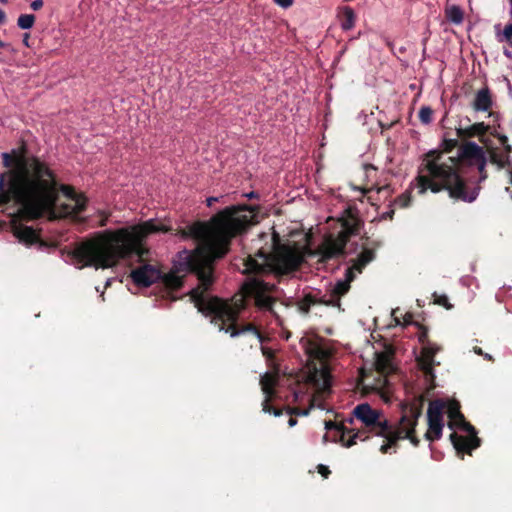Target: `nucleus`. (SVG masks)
I'll use <instances>...</instances> for the list:
<instances>
[{
  "mask_svg": "<svg viewBox=\"0 0 512 512\" xmlns=\"http://www.w3.org/2000/svg\"><path fill=\"white\" fill-rule=\"evenodd\" d=\"M256 210L248 205L227 207L208 222H196L178 234L183 238H193L198 246L191 252L183 251L180 254L178 272L195 273L199 285L191 292V298L200 312L212 314L211 322L220 331L229 333L231 337L250 334L256 343H261L262 337L253 324L239 326V314L246 306V296L254 299L255 306L262 311H268L277 317L273 309L276 298L273 294L276 285L254 277L249 279L242 287L243 293L235 295L229 301L217 297L205 298V293L213 282V262L222 258L229 250L231 240L245 232L257 222Z\"/></svg>",
  "mask_w": 512,
  "mask_h": 512,
  "instance_id": "f257e3e1",
  "label": "nucleus"
},
{
  "mask_svg": "<svg viewBox=\"0 0 512 512\" xmlns=\"http://www.w3.org/2000/svg\"><path fill=\"white\" fill-rule=\"evenodd\" d=\"M2 159L8 170L0 174V206L15 201L28 220L44 215L55 220L85 209L86 198L73 187L59 184L45 161L23 153H3Z\"/></svg>",
  "mask_w": 512,
  "mask_h": 512,
  "instance_id": "f03ea898",
  "label": "nucleus"
},
{
  "mask_svg": "<svg viewBox=\"0 0 512 512\" xmlns=\"http://www.w3.org/2000/svg\"><path fill=\"white\" fill-rule=\"evenodd\" d=\"M170 230L171 228L161 221L150 219L114 231L100 232L79 243L73 250V258L79 268H111L133 253L142 258L148 252L142 246L143 241L151 234L166 233Z\"/></svg>",
  "mask_w": 512,
  "mask_h": 512,
  "instance_id": "7ed1b4c3",
  "label": "nucleus"
},
{
  "mask_svg": "<svg viewBox=\"0 0 512 512\" xmlns=\"http://www.w3.org/2000/svg\"><path fill=\"white\" fill-rule=\"evenodd\" d=\"M477 165L482 172L486 165L484 149L474 142L459 146L458 156L451 157L440 150H431L423 155L414 180L419 194L428 190L433 193L446 190L455 200L472 202L477 197L476 191H468L465 181L460 177L459 164Z\"/></svg>",
  "mask_w": 512,
  "mask_h": 512,
  "instance_id": "20e7f679",
  "label": "nucleus"
},
{
  "mask_svg": "<svg viewBox=\"0 0 512 512\" xmlns=\"http://www.w3.org/2000/svg\"><path fill=\"white\" fill-rule=\"evenodd\" d=\"M423 395H419L405 407L404 414L397 425H390L380 410L373 409L369 404H359L353 410V415L359 420L364 429L376 436L385 438L380 451L386 454L390 449L396 451L399 439H409L415 446L419 439L414 435L415 426L422 413Z\"/></svg>",
  "mask_w": 512,
  "mask_h": 512,
  "instance_id": "39448f33",
  "label": "nucleus"
},
{
  "mask_svg": "<svg viewBox=\"0 0 512 512\" xmlns=\"http://www.w3.org/2000/svg\"><path fill=\"white\" fill-rule=\"evenodd\" d=\"M273 240V251L271 253L259 250L254 256L249 255L246 258L244 273H287L298 268L304 257L300 247L296 244H280L276 234H274Z\"/></svg>",
  "mask_w": 512,
  "mask_h": 512,
  "instance_id": "423d86ee",
  "label": "nucleus"
},
{
  "mask_svg": "<svg viewBox=\"0 0 512 512\" xmlns=\"http://www.w3.org/2000/svg\"><path fill=\"white\" fill-rule=\"evenodd\" d=\"M445 410H447L449 417L448 426L450 429L461 428L469 432L468 436L458 435L457 433L451 434L450 438L455 449L459 452L470 453L471 450L477 448L480 444V440L476 436L474 427L465 421L458 402L451 401L446 403Z\"/></svg>",
  "mask_w": 512,
  "mask_h": 512,
  "instance_id": "0eeeda50",
  "label": "nucleus"
},
{
  "mask_svg": "<svg viewBox=\"0 0 512 512\" xmlns=\"http://www.w3.org/2000/svg\"><path fill=\"white\" fill-rule=\"evenodd\" d=\"M347 241L345 236L328 234L315 250H307L310 256H319V262L342 256L345 252Z\"/></svg>",
  "mask_w": 512,
  "mask_h": 512,
  "instance_id": "6e6552de",
  "label": "nucleus"
},
{
  "mask_svg": "<svg viewBox=\"0 0 512 512\" xmlns=\"http://www.w3.org/2000/svg\"><path fill=\"white\" fill-rule=\"evenodd\" d=\"M446 409V402L443 400H434L429 403L427 410L428 429L425 438L429 441L438 440L442 435L443 413Z\"/></svg>",
  "mask_w": 512,
  "mask_h": 512,
  "instance_id": "1a4fd4ad",
  "label": "nucleus"
},
{
  "mask_svg": "<svg viewBox=\"0 0 512 512\" xmlns=\"http://www.w3.org/2000/svg\"><path fill=\"white\" fill-rule=\"evenodd\" d=\"M419 341L425 345L422 348L421 355L417 359L418 366L424 373L426 381L432 383L434 380V356L440 350V348L438 346L431 345L430 343H426L427 331L425 329H423V331L419 334Z\"/></svg>",
  "mask_w": 512,
  "mask_h": 512,
  "instance_id": "9d476101",
  "label": "nucleus"
},
{
  "mask_svg": "<svg viewBox=\"0 0 512 512\" xmlns=\"http://www.w3.org/2000/svg\"><path fill=\"white\" fill-rule=\"evenodd\" d=\"M374 365L379 377L375 379V382L370 388L373 390H382L388 383L387 376L394 371L392 353L388 351L376 353Z\"/></svg>",
  "mask_w": 512,
  "mask_h": 512,
  "instance_id": "9b49d317",
  "label": "nucleus"
},
{
  "mask_svg": "<svg viewBox=\"0 0 512 512\" xmlns=\"http://www.w3.org/2000/svg\"><path fill=\"white\" fill-rule=\"evenodd\" d=\"M134 283L148 287L161 278V271L156 263H145L131 271Z\"/></svg>",
  "mask_w": 512,
  "mask_h": 512,
  "instance_id": "f8f14e48",
  "label": "nucleus"
},
{
  "mask_svg": "<svg viewBox=\"0 0 512 512\" xmlns=\"http://www.w3.org/2000/svg\"><path fill=\"white\" fill-rule=\"evenodd\" d=\"M308 382L313 384L316 394L313 396L312 401H316L318 397L329 390L331 385L329 371L322 367L321 369H314L307 377Z\"/></svg>",
  "mask_w": 512,
  "mask_h": 512,
  "instance_id": "ddd939ff",
  "label": "nucleus"
},
{
  "mask_svg": "<svg viewBox=\"0 0 512 512\" xmlns=\"http://www.w3.org/2000/svg\"><path fill=\"white\" fill-rule=\"evenodd\" d=\"M381 243L379 241L373 240L369 241L367 238V243L363 245V250L354 261L353 265L350 268H353V272L356 271L361 273L363 268L374 260L375 258V250L380 247Z\"/></svg>",
  "mask_w": 512,
  "mask_h": 512,
  "instance_id": "4468645a",
  "label": "nucleus"
},
{
  "mask_svg": "<svg viewBox=\"0 0 512 512\" xmlns=\"http://www.w3.org/2000/svg\"><path fill=\"white\" fill-rule=\"evenodd\" d=\"M355 274L353 268H348L345 274V279L338 281L332 288L330 299L324 303L327 305H338L340 297L345 295L350 289V283L354 280Z\"/></svg>",
  "mask_w": 512,
  "mask_h": 512,
  "instance_id": "2eb2a0df",
  "label": "nucleus"
},
{
  "mask_svg": "<svg viewBox=\"0 0 512 512\" xmlns=\"http://www.w3.org/2000/svg\"><path fill=\"white\" fill-rule=\"evenodd\" d=\"M332 428H336L337 430H339L341 432L340 440H341L342 444L346 447H351L354 444H356V439L365 440L367 438V436L362 437L363 432L360 430L357 431L356 433H353V430H346L342 425L338 426V425L332 423L331 421L326 422V429H332Z\"/></svg>",
  "mask_w": 512,
  "mask_h": 512,
  "instance_id": "dca6fc26",
  "label": "nucleus"
},
{
  "mask_svg": "<svg viewBox=\"0 0 512 512\" xmlns=\"http://www.w3.org/2000/svg\"><path fill=\"white\" fill-rule=\"evenodd\" d=\"M340 221L342 229L338 234L339 236H345V239L348 242L350 237L357 233L360 221L358 218L350 214L343 217Z\"/></svg>",
  "mask_w": 512,
  "mask_h": 512,
  "instance_id": "f3484780",
  "label": "nucleus"
},
{
  "mask_svg": "<svg viewBox=\"0 0 512 512\" xmlns=\"http://www.w3.org/2000/svg\"><path fill=\"white\" fill-rule=\"evenodd\" d=\"M489 130V125L484 124L483 122L474 123L473 125L467 128H457L456 134L459 138H472L475 136H483Z\"/></svg>",
  "mask_w": 512,
  "mask_h": 512,
  "instance_id": "a211bd4d",
  "label": "nucleus"
},
{
  "mask_svg": "<svg viewBox=\"0 0 512 512\" xmlns=\"http://www.w3.org/2000/svg\"><path fill=\"white\" fill-rule=\"evenodd\" d=\"M473 108L475 111H489L492 106V98L487 88L480 89L474 98Z\"/></svg>",
  "mask_w": 512,
  "mask_h": 512,
  "instance_id": "6ab92c4d",
  "label": "nucleus"
},
{
  "mask_svg": "<svg viewBox=\"0 0 512 512\" xmlns=\"http://www.w3.org/2000/svg\"><path fill=\"white\" fill-rule=\"evenodd\" d=\"M14 235L26 244H33L38 241L39 237L34 229L24 225L14 227Z\"/></svg>",
  "mask_w": 512,
  "mask_h": 512,
  "instance_id": "aec40b11",
  "label": "nucleus"
},
{
  "mask_svg": "<svg viewBox=\"0 0 512 512\" xmlns=\"http://www.w3.org/2000/svg\"><path fill=\"white\" fill-rule=\"evenodd\" d=\"M338 19L343 30H350L355 25L356 16L352 8L345 6L338 12Z\"/></svg>",
  "mask_w": 512,
  "mask_h": 512,
  "instance_id": "412c9836",
  "label": "nucleus"
},
{
  "mask_svg": "<svg viewBox=\"0 0 512 512\" xmlns=\"http://www.w3.org/2000/svg\"><path fill=\"white\" fill-rule=\"evenodd\" d=\"M277 380L278 374L273 372H267L261 377L260 384L265 395L269 396L274 394V386Z\"/></svg>",
  "mask_w": 512,
  "mask_h": 512,
  "instance_id": "4be33fe9",
  "label": "nucleus"
},
{
  "mask_svg": "<svg viewBox=\"0 0 512 512\" xmlns=\"http://www.w3.org/2000/svg\"><path fill=\"white\" fill-rule=\"evenodd\" d=\"M161 278L165 287L170 290H177L183 284L182 276L178 275L175 271H171L163 277L161 276Z\"/></svg>",
  "mask_w": 512,
  "mask_h": 512,
  "instance_id": "5701e85b",
  "label": "nucleus"
},
{
  "mask_svg": "<svg viewBox=\"0 0 512 512\" xmlns=\"http://www.w3.org/2000/svg\"><path fill=\"white\" fill-rule=\"evenodd\" d=\"M445 16L455 24H461L464 19L463 10L456 5L447 6L445 9Z\"/></svg>",
  "mask_w": 512,
  "mask_h": 512,
  "instance_id": "b1692460",
  "label": "nucleus"
},
{
  "mask_svg": "<svg viewBox=\"0 0 512 512\" xmlns=\"http://www.w3.org/2000/svg\"><path fill=\"white\" fill-rule=\"evenodd\" d=\"M35 19L33 14H21L17 19V25L21 29H30L33 27Z\"/></svg>",
  "mask_w": 512,
  "mask_h": 512,
  "instance_id": "393cba45",
  "label": "nucleus"
},
{
  "mask_svg": "<svg viewBox=\"0 0 512 512\" xmlns=\"http://www.w3.org/2000/svg\"><path fill=\"white\" fill-rule=\"evenodd\" d=\"M316 303H318V301L312 297L311 295H306L299 303H298V307H299V310L304 313V314H307L309 312V309L312 305H315Z\"/></svg>",
  "mask_w": 512,
  "mask_h": 512,
  "instance_id": "a878e982",
  "label": "nucleus"
},
{
  "mask_svg": "<svg viewBox=\"0 0 512 512\" xmlns=\"http://www.w3.org/2000/svg\"><path fill=\"white\" fill-rule=\"evenodd\" d=\"M272 396L273 395H269V396L266 395V398H265V400L263 401V404H262V409L266 413H272L275 416H280L282 414V411L280 409H277V408H274V407L270 406V404H269Z\"/></svg>",
  "mask_w": 512,
  "mask_h": 512,
  "instance_id": "bb28decb",
  "label": "nucleus"
},
{
  "mask_svg": "<svg viewBox=\"0 0 512 512\" xmlns=\"http://www.w3.org/2000/svg\"><path fill=\"white\" fill-rule=\"evenodd\" d=\"M395 204L400 208H406L410 205L411 195L410 192L402 193L395 199Z\"/></svg>",
  "mask_w": 512,
  "mask_h": 512,
  "instance_id": "cd10ccee",
  "label": "nucleus"
},
{
  "mask_svg": "<svg viewBox=\"0 0 512 512\" xmlns=\"http://www.w3.org/2000/svg\"><path fill=\"white\" fill-rule=\"evenodd\" d=\"M433 111L430 107H422L419 111V118L422 123L428 124L432 120Z\"/></svg>",
  "mask_w": 512,
  "mask_h": 512,
  "instance_id": "c85d7f7f",
  "label": "nucleus"
},
{
  "mask_svg": "<svg viewBox=\"0 0 512 512\" xmlns=\"http://www.w3.org/2000/svg\"><path fill=\"white\" fill-rule=\"evenodd\" d=\"M433 297H434V302L436 304L444 306L446 309H451L453 307L452 304L449 302V299L446 295H440V294L434 293Z\"/></svg>",
  "mask_w": 512,
  "mask_h": 512,
  "instance_id": "c756f323",
  "label": "nucleus"
},
{
  "mask_svg": "<svg viewBox=\"0 0 512 512\" xmlns=\"http://www.w3.org/2000/svg\"><path fill=\"white\" fill-rule=\"evenodd\" d=\"M373 190H376L377 193H382V192H387L389 193L390 192V188L388 185H385V186H381V187H376V186H372L370 188H363L362 189V192L364 194L366 193H370L372 192Z\"/></svg>",
  "mask_w": 512,
  "mask_h": 512,
  "instance_id": "7c9ffc66",
  "label": "nucleus"
},
{
  "mask_svg": "<svg viewBox=\"0 0 512 512\" xmlns=\"http://www.w3.org/2000/svg\"><path fill=\"white\" fill-rule=\"evenodd\" d=\"M310 354L317 359H323L326 356V352L320 347H315L311 349Z\"/></svg>",
  "mask_w": 512,
  "mask_h": 512,
  "instance_id": "2f4dec72",
  "label": "nucleus"
},
{
  "mask_svg": "<svg viewBox=\"0 0 512 512\" xmlns=\"http://www.w3.org/2000/svg\"><path fill=\"white\" fill-rule=\"evenodd\" d=\"M317 471L320 475H322L324 478H328V476L330 475L331 471L329 470V468L323 464H319L317 466Z\"/></svg>",
  "mask_w": 512,
  "mask_h": 512,
  "instance_id": "473e14b6",
  "label": "nucleus"
},
{
  "mask_svg": "<svg viewBox=\"0 0 512 512\" xmlns=\"http://www.w3.org/2000/svg\"><path fill=\"white\" fill-rule=\"evenodd\" d=\"M503 36L505 37V39L507 41L512 40V24L505 26V28L503 30Z\"/></svg>",
  "mask_w": 512,
  "mask_h": 512,
  "instance_id": "72a5a7b5",
  "label": "nucleus"
},
{
  "mask_svg": "<svg viewBox=\"0 0 512 512\" xmlns=\"http://www.w3.org/2000/svg\"><path fill=\"white\" fill-rule=\"evenodd\" d=\"M274 2L283 8H288L293 4V0H274Z\"/></svg>",
  "mask_w": 512,
  "mask_h": 512,
  "instance_id": "f704fd0d",
  "label": "nucleus"
},
{
  "mask_svg": "<svg viewBox=\"0 0 512 512\" xmlns=\"http://www.w3.org/2000/svg\"><path fill=\"white\" fill-rule=\"evenodd\" d=\"M445 144H446V149L443 152L447 154V152L451 151V149H453L454 147L457 146L458 142H457V140H448L445 142Z\"/></svg>",
  "mask_w": 512,
  "mask_h": 512,
  "instance_id": "c9c22d12",
  "label": "nucleus"
},
{
  "mask_svg": "<svg viewBox=\"0 0 512 512\" xmlns=\"http://www.w3.org/2000/svg\"><path fill=\"white\" fill-rule=\"evenodd\" d=\"M30 7L34 10H40L43 7V0H34L32 1Z\"/></svg>",
  "mask_w": 512,
  "mask_h": 512,
  "instance_id": "e433bc0d",
  "label": "nucleus"
},
{
  "mask_svg": "<svg viewBox=\"0 0 512 512\" xmlns=\"http://www.w3.org/2000/svg\"><path fill=\"white\" fill-rule=\"evenodd\" d=\"M29 39H30V34L29 33H25L24 36H23V44L26 47H30Z\"/></svg>",
  "mask_w": 512,
  "mask_h": 512,
  "instance_id": "4c0bfd02",
  "label": "nucleus"
},
{
  "mask_svg": "<svg viewBox=\"0 0 512 512\" xmlns=\"http://www.w3.org/2000/svg\"><path fill=\"white\" fill-rule=\"evenodd\" d=\"M11 45L9 43H6L2 40H0V49H10Z\"/></svg>",
  "mask_w": 512,
  "mask_h": 512,
  "instance_id": "58836bf2",
  "label": "nucleus"
},
{
  "mask_svg": "<svg viewBox=\"0 0 512 512\" xmlns=\"http://www.w3.org/2000/svg\"><path fill=\"white\" fill-rule=\"evenodd\" d=\"M393 215H394V210H390L389 212H387L383 215V218L391 220L393 218Z\"/></svg>",
  "mask_w": 512,
  "mask_h": 512,
  "instance_id": "ea45409f",
  "label": "nucleus"
},
{
  "mask_svg": "<svg viewBox=\"0 0 512 512\" xmlns=\"http://www.w3.org/2000/svg\"><path fill=\"white\" fill-rule=\"evenodd\" d=\"M6 20V14L3 10L0 9V24H3Z\"/></svg>",
  "mask_w": 512,
  "mask_h": 512,
  "instance_id": "a19ab883",
  "label": "nucleus"
},
{
  "mask_svg": "<svg viewBox=\"0 0 512 512\" xmlns=\"http://www.w3.org/2000/svg\"><path fill=\"white\" fill-rule=\"evenodd\" d=\"M216 201H217V198H215V197H210V198H208V199H207V205H208V206H212V205H213V203H214V202H216Z\"/></svg>",
  "mask_w": 512,
  "mask_h": 512,
  "instance_id": "79ce46f5",
  "label": "nucleus"
},
{
  "mask_svg": "<svg viewBox=\"0 0 512 512\" xmlns=\"http://www.w3.org/2000/svg\"><path fill=\"white\" fill-rule=\"evenodd\" d=\"M296 423H297V420L293 417H291L288 421V424L290 427H293L294 425H296Z\"/></svg>",
  "mask_w": 512,
  "mask_h": 512,
  "instance_id": "37998d69",
  "label": "nucleus"
},
{
  "mask_svg": "<svg viewBox=\"0 0 512 512\" xmlns=\"http://www.w3.org/2000/svg\"><path fill=\"white\" fill-rule=\"evenodd\" d=\"M288 412H289V414L299 413V409H297V408L289 409Z\"/></svg>",
  "mask_w": 512,
  "mask_h": 512,
  "instance_id": "c03bdc74",
  "label": "nucleus"
},
{
  "mask_svg": "<svg viewBox=\"0 0 512 512\" xmlns=\"http://www.w3.org/2000/svg\"><path fill=\"white\" fill-rule=\"evenodd\" d=\"M475 352H476L477 354H482V350H481V349H477V348H475Z\"/></svg>",
  "mask_w": 512,
  "mask_h": 512,
  "instance_id": "a18cd8bd",
  "label": "nucleus"
},
{
  "mask_svg": "<svg viewBox=\"0 0 512 512\" xmlns=\"http://www.w3.org/2000/svg\"><path fill=\"white\" fill-rule=\"evenodd\" d=\"M105 225H106V220H102L100 223V226H105Z\"/></svg>",
  "mask_w": 512,
  "mask_h": 512,
  "instance_id": "49530a36",
  "label": "nucleus"
},
{
  "mask_svg": "<svg viewBox=\"0 0 512 512\" xmlns=\"http://www.w3.org/2000/svg\"><path fill=\"white\" fill-rule=\"evenodd\" d=\"M1 3L6 4L8 0H0Z\"/></svg>",
  "mask_w": 512,
  "mask_h": 512,
  "instance_id": "de8ad7c7",
  "label": "nucleus"
},
{
  "mask_svg": "<svg viewBox=\"0 0 512 512\" xmlns=\"http://www.w3.org/2000/svg\"><path fill=\"white\" fill-rule=\"evenodd\" d=\"M510 1V4H511V11H510V15L512 16V0H509Z\"/></svg>",
  "mask_w": 512,
  "mask_h": 512,
  "instance_id": "09e8293b",
  "label": "nucleus"
},
{
  "mask_svg": "<svg viewBox=\"0 0 512 512\" xmlns=\"http://www.w3.org/2000/svg\"><path fill=\"white\" fill-rule=\"evenodd\" d=\"M369 168L374 169L371 165L366 166V169H369Z\"/></svg>",
  "mask_w": 512,
  "mask_h": 512,
  "instance_id": "8fccbe9b",
  "label": "nucleus"
},
{
  "mask_svg": "<svg viewBox=\"0 0 512 512\" xmlns=\"http://www.w3.org/2000/svg\"><path fill=\"white\" fill-rule=\"evenodd\" d=\"M395 321L397 324H400V321L395 317Z\"/></svg>",
  "mask_w": 512,
  "mask_h": 512,
  "instance_id": "3c124183",
  "label": "nucleus"
}]
</instances>
